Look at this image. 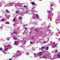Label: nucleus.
Returning a JSON list of instances; mask_svg holds the SVG:
<instances>
[{"label": "nucleus", "mask_w": 60, "mask_h": 60, "mask_svg": "<svg viewBox=\"0 0 60 60\" xmlns=\"http://www.w3.org/2000/svg\"><path fill=\"white\" fill-rule=\"evenodd\" d=\"M19 42L18 41H15V42L14 43V45H18V44H17V43H18Z\"/></svg>", "instance_id": "nucleus-1"}, {"label": "nucleus", "mask_w": 60, "mask_h": 60, "mask_svg": "<svg viewBox=\"0 0 60 60\" xmlns=\"http://www.w3.org/2000/svg\"><path fill=\"white\" fill-rule=\"evenodd\" d=\"M19 20H21V19H22V17H21V16H19Z\"/></svg>", "instance_id": "nucleus-2"}, {"label": "nucleus", "mask_w": 60, "mask_h": 60, "mask_svg": "<svg viewBox=\"0 0 60 60\" xmlns=\"http://www.w3.org/2000/svg\"><path fill=\"white\" fill-rule=\"evenodd\" d=\"M57 56H58V57H59V58H60V54H57Z\"/></svg>", "instance_id": "nucleus-3"}, {"label": "nucleus", "mask_w": 60, "mask_h": 60, "mask_svg": "<svg viewBox=\"0 0 60 60\" xmlns=\"http://www.w3.org/2000/svg\"><path fill=\"white\" fill-rule=\"evenodd\" d=\"M31 4L33 5H35V3H34V2H31Z\"/></svg>", "instance_id": "nucleus-4"}, {"label": "nucleus", "mask_w": 60, "mask_h": 60, "mask_svg": "<svg viewBox=\"0 0 60 60\" xmlns=\"http://www.w3.org/2000/svg\"><path fill=\"white\" fill-rule=\"evenodd\" d=\"M14 33L15 34H18V33L17 32L15 31V32H14L13 33V34H14Z\"/></svg>", "instance_id": "nucleus-5"}, {"label": "nucleus", "mask_w": 60, "mask_h": 60, "mask_svg": "<svg viewBox=\"0 0 60 60\" xmlns=\"http://www.w3.org/2000/svg\"><path fill=\"white\" fill-rule=\"evenodd\" d=\"M19 13V11H16V14H18V13Z\"/></svg>", "instance_id": "nucleus-6"}, {"label": "nucleus", "mask_w": 60, "mask_h": 60, "mask_svg": "<svg viewBox=\"0 0 60 60\" xmlns=\"http://www.w3.org/2000/svg\"><path fill=\"white\" fill-rule=\"evenodd\" d=\"M5 23L6 24H10L9 22H6Z\"/></svg>", "instance_id": "nucleus-7"}, {"label": "nucleus", "mask_w": 60, "mask_h": 60, "mask_svg": "<svg viewBox=\"0 0 60 60\" xmlns=\"http://www.w3.org/2000/svg\"><path fill=\"white\" fill-rule=\"evenodd\" d=\"M49 49V47H46V49H45V50H47Z\"/></svg>", "instance_id": "nucleus-8"}, {"label": "nucleus", "mask_w": 60, "mask_h": 60, "mask_svg": "<svg viewBox=\"0 0 60 60\" xmlns=\"http://www.w3.org/2000/svg\"><path fill=\"white\" fill-rule=\"evenodd\" d=\"M35 31H36V32H39V30H35Z\"/></svg>", "instance_id": "nucleus-9"}, {"label": "nucleus", "mask_w": 60, "mask_h": 60, "mask_svg": "<svg viewBox=\"0 0 60 60\" xmlns=\"http://www.w3.org/2000/svg\"><path fill=\"white\" fill-rule=\"evenodd\" d=\"M41 49H45V48L44 47L42 46L41 48Z\"/></svg>", "instance_id": "nucleus-10"}, {"label": "nucleus", "mask_w": 60, "mask_h": 60, "mask_svg": "<svg viewBox=\"0 0 60 60\" xmlns=\"http://www.w3.org/2000/svg\"><path fill=\"white\" fill-rule=\"evenodd\" d=\"M13 21H16V19L15 18H14L13 20Z\"/></svg>", "instance_id": "nucleus-11"}, {"label": "nucleus", "mask_w": 60, "mask_h": 60, "mask_svg": "<svg viewBox=\"0 0 60 60\" xmlns=\"http://www.w3.org/2000/svg\"><path fill=\"white\" fill-rule=\"evenodd\" d=\"M7 39L8 41H9L10 40V38H8Z\"/></svg>", "instance_id": "nucleus-12"}, {"label": "nucleus", "mask_w": 60, "mask_h": 60, "mask_svg": "<svg viewBox=\"0 0 60 60\" xmlns=\"http://www.w3.org/2000/svg\"><path fill=\"white\" fill-rule=\"evenodd\" d=\"M26 11H26V13H28V12H29V10H26Z\"/></svg>", "instance_id": "nucleus-13"}, {"label": "nucleus", "mask_w": 60, "mask_h": 60, "mask_svg": "<svg viewBox=\"0 0 60 60\" xmlns=\"http://www.w3.org/2000/svg\"><path fill=\"white\" fill-rule=\"evenodd\" d=\"M42 52H39V54L40 55L42 54Z\"/></svg>", "instance_id": "nucleus-14"}, {"label": "nucleus", "mask_w": 60, "mask_h": 60, "mask_svg": "<svg viewBox=\"0 0 60 60\" xmlns=\"http://www.w3.org/2000/svg\"><path fill=\"white\" fill-rule=\"evenodd\" d=\"M13 39H14V40H16L17 39H16V38L15 37H14L13 38Z\"/></svg>", "instance_id": "nucleus-15"}, {"label": "nucleus", "mask_w": 60, "mask_h": 60, "mask_svg": "<svg viewBox=\"0 0 60 60\" xmlns=\"http://www.w3.org/2000/svg\"><path fill=\"white\" fill-rule=\"evenodd\" d=\"M4 20V19H3L2 20H1V21H3Z\"/></svg>", "instance_id": "nucleus-16"}, {"label": "nucleus", "mask_w": 60, "mask_h": 60, "mask_svg": "<svg viewBox=\"0 0 60 60\" xmlns=\"http://www.w3.org/2000/svg\"><path fill=\"white\" fill-rule=\"evenodd\" d=\"M3 50V48H0V50Z\"/></svg>", "instance_id": "nucleus-17"}, {"label": "nucleus", "mask_w": 60, "mask_h": 60, "mask_svg": "<svg viewBox=\"0 0 60 60\" xmlns=\"http://www.w3.org/2000/svg\"><path fill=\"white\" fill-rule=\"evenodd\" d=\"M51 11H48V12L49 13H50V12H51Z\"/></svg>", "instance_id": "nucleus-18"}, {"label": "nucleus", "mask_w": 60, "mask_h": 60, "mask_svg": "<svg viewBox=\"0 0 60 60\" xmlns=\"http://www.w3.org/2000/svg\"><path fill=\"white\" fill-rule=\"evenodd\" d=\"M6 11V12H9V11H8V10H7Z\"/></svg>", "instance_id": "nucleus-19"}, {"label": "nucleus", "mask_w": 60, "mask_h": 60, "mask_svg": "<svg viewBox=\"0 0 60 60\" xmlns=\"http://www.w3.org/2000/svg\"><path fill=\"white\" fill-rule=\"evenodd\" d=\"M4 49H8V48H7V47H6V48H4Z\"/></svg>", "instance_id": "nucleus-20"}, {"label": "nucleus", "mask_w": 60, "mask_h": 60, "mask_svg": "<svg viewBox=\"0 0 60 60\" xmlns=\"http://www.w3.org/2000/svg\"><path fill=\"white\" fill-rule=\"evenodd\" d=\"M43 57L44 58H45V59H46V56H43Z\"/></svg>", "instance_id": "nucleus-21"}, {"label": "nucleus", "mask_w": 60, "mask_h": 60, "mask_svg": "<svg viewBox=\"0 0 60 60\" xmlns=\"http://www.w3.org/2000/svg\"><path fill=\"white\" fill-rule=\"evenodd\" d=\"M51 6H53V5H54L53 4H51Z\"/></svg>", "instance_id": "nucleus-22"}, {"label": "nucleus", "mask_w": 60, "mask_h": 60, "mask_svg": "<svg viewBox=\"0 0 60 60\" xmlns=\"http://www.w3.org/2000/svg\"><path fill=\"white\" fill-rule=\"evenodd\" d=\"M24 29H25V30H27V29L26 28H25Z\"/></svg>", "instance_id": "nucleus-23"}, {"label": "nucleus", "mask_w": 60, "mask_h": 60, "mask_svg": "<svg viewBox=\"0 0 60 60\" xmlns=\"http://www.w3.org/2000/svg\"><path fill=\"white\" fill-rule=\"evenodd\" d=\"M36 17H37V18H38V15H36Z\"/></svg>", "instance_id": "nucleus-24"}, {"label": "nucleus", "mask_w": 60, "mask_h": 60, "mask_svg": "<svg viewBox=\"0 0 60 60\" xmlns=\"http://www.w3.org/2000/svg\"><path fill=\"white\" fill-rule=\"evenodd\" d=\"M48 28H50V26H48Z\"/></svg>", "instance_id": "nucleus-25"}, {"label": "nucleus", "mask_w": 60, "mask_h": 60, "mask_svg": "<svg viewBox=\"0 0 60 60\" xmlns=\"http://www.w3.org/2000/svg\"><path fill=\"white\" fill-rule=\"evenodd\" d=\"M4 48H6V45H4Z\"/></svg>", "instance_id": "nucleus-26"}, {"label": "nucleus", "mask_w": 60, "mask_h": 60, "mask_svg": "<svg viewBox=\"0 0 60 60\" xmlns=\"http://www.w3.org/2000/svg\"><path fill=\"white\" fill-rule=\"evenodd\" d=\"M32 31H31L30 32V33H29V34H31V33H32Z\"/></svg>", "instance_id": "nucleus-27"}, {"label": "nucleus", "mask_w": 60, "mask_h": 60, "mask_svg": "<svg viewBox=\"0 0 60 60\" xmlns=\"http://www.w3.org/2000/svg\"><path fill=\"white\" fill-rule=\"evenodd\" d=\"M30 44H32V43H33V42H30Z\"/></svg>", "instance_id": "nucleus-28"}, {"label": "nucleus", "mask_w": 60, "mask_h": 60, "mask_svg": "<svg viewBox=\"0 0 60 60\" xmlns=\"http://www.w3.org/2000/svg\"><path fill=\"white\" fill-rule=\"evenodd\" d=\"M8 47H10V45H7Z\"/></svg>", "instance_id": "nucleus-29"}, {"label": "nucleus", "mask_w": 60, "mask_h": 60, "mask_svg": "<svg viewBox=\"0 0 60 60\" xmlns=\"http://www.w3.org/2000/svg\"><path fill=\"white\" fill-rule=\"evenodd\" d=\"M56 52H58V51L57 50H56Z\"/></svg>", "instance_id": "nucleus-30"}, {"label": "nucleus", "mask_w": 60, "mask_h": 60, "mask_svg": "<svg viewBox=\"0 0 60 60\" xmlns=\"http://www.w3.org/2000/svg\"><path fill=\"white\" fill-rule=\"evenodd\" d=\"M31 38H34V37H31Z\"/></svg>", "instance_id": "nucleus-31"}, {"label": "nucleus", "mask_w": 60, "mask_h": 60, "mask_svg": "<svg viewBox=\"0 0 60 60\" xmlns=\"http://www.w3.org/2000/svg\"><path fill=\"white\" fill-rule=\"evenodd\" d=\"M24 7H26V5H24L23 6Z\"/></svg>", "instance_id": "nucleus-32"}, {"label": "nucleus", "mask_w": 60, "mask_h": 60, "mask_svg": "<svg viewBox=\"0 0 60 60\" xmlns=\"http://www.w3.org/2000/svg\"><path fill=\"white\" fill-rule=\"evenodd\" d=\"M43 42L44 43H46V42L45 41H44Z\"/></svg>", "instance_id": "nucleus-33"}, {"label": "nucleus", "mask_w": 60, "mask_h": 60, "mask_svg": "<svg viewBox=\"0 0 60 60\" xmlns=\"http://www.w3.org/2000/svg\"><path fill=\"white\" fill-rule=\"evenodd\" d=\"M8 18V17H7V19H9V18Z\"/></svg>", "instance_id": "nucleus-34"}, {"label": "nucleus", "mask_w": 60, "mask_h": 60, "mask_svg": "<svg viewBox=\"0 0 60 60\" xmlns=\"http://www.w3.org/2000/svg\"><path fill=\"white\" fill-rule=\"evenodd\" d=\"M12 4V3H9V4Z\"/></svg>", "instance_id": "nucleus-35"}, {"label": "nucleus", "mask_w": 60, "mask_h": 60, "mask_svg": "<svg viewBox=\"0 0 60 60\" xmlns=\"http://www.w3.org/2000/svg\"><path fill=\"white\" fill-rule=\"evenodd\" d=\"M16 25V24H13V25L14 26H15Z\"/></svg>", "instance_id": "nucleus-36"}, {"label": "nucleus", "mask_w": 60, "mask_h": 60, "mask_svg": "<svg viewBox=\"0 0 60 60\" xmlns=\"http://www.w3.org/2000/svg\"><path fill=\"white\" fill-rule=\"evenodd\" d=\"M32 11H35V10H33Z\"/></svg>", "instance_id": "nucleus-37"}, {"label": "nucleus", "mask_w": 60, "mask_h": 60, "mask_svg": "<svg viewBox=\"0 0 60 60\" xmlns=\"http://www.w3.org/2000/svg\"><path fill=\"white\" fill-rule=\"evenodd\" d=\"M4 53V54H7V52H5V53Z\"/></svg>", "instance_id": "nucleus-38"}, {"label": "nucleus", "mask_w": 60, "mask_h": 60, "mask_svg": "<svg viewBox=\"0 0 60 60\" xmlns=\"http://www.w3.org/2000/svg\"><path fill=\"white\" fill-rule=\"evenodd\" d=\"M34 55L35 56H36V54H34Z\"/></svg>", "instance_id": "nucleus-39"}, {"label": "nucleus", "mask_w": 60, "mask_h": 60, "mask_svg": "<svg viewBox=\"0 0 60 60\" xmlns=\"http://www.w3.org/2000/svg\"><path fill=\"white\" fill-rule=\"evenodd\" d=\"M50 42H51V43H52V41H51Z\"/></svg>", "instance_id": "nucleus-40"}, {"label": "nucleus", "mask_w": 60, "mask_h": 60, "mask_svg": "<svg viewBox=\"0 0 60 60\" xmlns=\"http://www.w3.org/2000/svg\"><path fill=\"white\" fill-rule=\"evenodd\" d=\"M26 54H29V53H26Z\"/></svg>", "instance_id": "nucleus-41"}, {"label": "nucleus", "mask_w": 60, "mask_h": 60, "mask_svg": "<svg viewBox=\"0 0 60 60\" xmlns=\"http://www.w3.org/2000/svg\"><path fill=\"white\" fill-rule=\"evenodd\" d=\"M56 45H55V47H56Z\"/></svg>", "instance_id": "nucleus-42"}, {"label": "nucleus", "mask_w": 60, "mask_h": 60, "mask_svg": "<svg viewBox=\"0 0 60 60\" xmlns=\"http://www.w3.org/2000/svg\"><path fill=\"white\" fill-rule=\"evenodd\" d=\"M13 56V57H15V56Z\"/></svg>", "instance_id": "nucleus-43"}, {"label": "nucleus", "mask_w": 60, "mask_h": 60, "mask_svg": "<svg viewBox=\"0 0 60 60\" xmlns=\"http://www.w3.org/2000/svg\"><path fill=\"white\" fill-rule=\"evenodd\" d=\"M49 30V31H50V30Z\"/></svg>", "instance_id": "nucleus-44"}, {"label": "nucleus", "mask_w": 60, "mask_h": 60, "mask_svg": "<svg viewBox=\"0 0 60 60\" xmlns=\"http://www.w3.org/2000/svg\"><path fill=\"white\" fill-rule=\"evenodd\" d=\"M7 50L6 51H7V50Z\"/></svg>", "instance_id": "nucleus-45"}, {"label": "nucleus", "mask_w": 60, "mask_h": 60, "mask_svg": "<svg viewBox=\"0 0 60 60\" xmlns=\"http://www.w3.org/2000/svg\"><path fill=\"white\" fill-rule=\"evenodd\" d=\"M58 33H59V32H58Z\"/></svg>", "instance_id": "nucleus-46"}]
</instances>
